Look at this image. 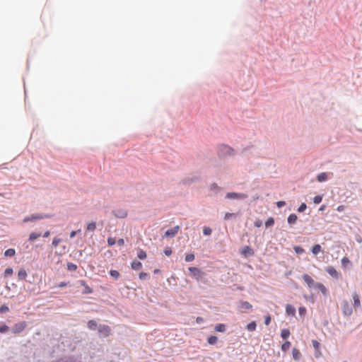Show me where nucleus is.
I'll return each mask as SVG.
<instances>
[{
  "instance_id": "obj_30",
  "label": "nucleus",
  "mask_w": 362,
  "mask_h": 362,
  "mask_svg": "<svg viewBox=\"0 0 362 362\" xmlns=\"http://www.w3.org/2000/svg\"><path fill=\"white\" fill-rule=\"evenodd\" d=\"M41 235H42V233L40 232H32L29 235V238H28V240L29 242H33L35 240H36L37 238H38L39 237H40Z\"/></svg>"
},
{
  "instance_id": "obj_32",
  "label": "nucleus",
  "mask_w": 362,
  "mask_h": 362,
  "mask_svg": "<svg viewBox=\"0 0 362 362\" xmlns=\"http://www.w3.org/2000/svg\"><path fill=\"white\" fill-rule=\"evenodd\" d=\"M256 327H257V323L255 321H251L246 326V329L249 332L255 331L256 329Z\"/></svg>"
},
{
  "instance_id": "obj_12",
  "label": "nucleus",
  "mask_w": 362,
  "mask_h": 362,
  "mask_svg": "<svg viewBox=\"0 0 362 362\" xmlns=\"http://www.w3.org/2000/svg\"><path fill=\"white\" fill-rule=\"evenodd\" d=\"M325 271L330 275L332 278L338 280L340 277V274L336 270V269L332 266H328L325 268Z\"/></svg>"
},
{
  "instance_id": "obj_51",
  "label": "nucleus",
  "mask_w": 362,
  "mask_h": 362,
  "mask_svg": "<svg viewBox=\"0 0 362 362\" xmlns=\"http://www.w3.org/2000/svg\"><path fill=\"white\" fill-rule=\"evenodd\" d=\"M272 322V317L270 315H267L264 317V323L265 325L268 326Z\"/></svg>"
},
{
  "instance_id": "obj_8",
  "label": "nucleus",
  "mask_w": 362,
  "mask_h": 362,
  "mask_svg": "<svg viewBox=\"0 0 362 362\" xmlns=\"http://www.w3.org/2000/svg\"><path fill=\"white\" fill-rule=\"evenodd\" d=\"M179 229H180L179 226H175L173 228H170L165 232L163 237L166 238H172L177 235V233L179 231Z\"/></svg>"
},
{
  "instance_id": "obj_41",
  "label": "nucleus",
  "mask_w": 362,
  "mask_h": 362,
  "mask_svg": "<svg viewBox=\"0 0 362 362\" xmlns=\"http://www.w3.org/2000/svg\"><path fill=\"white\" fill-rule=\"evenodd\" d=\"M291 343L289 341H284L281 346L282 351L286 352L291 346Z\"/></svg>"
},
{
  "instance_id": "obj_14",
  "label": "nucleus",
  "mask_w": 362,
  "mask_h": 362,
  "mask_svg": "<svg viewBox=\"0 0 362 362\" xmlns=\"http://www.w3.org/2000/svg\"><path fill=\"white\" fill-rule=\"evenodd\" d=\"M78 283L81 286L84 287V289L82 291L83 294H90L93 293V289L86 284L85 280H78Z\"/></svg>"
},
{
  "instance_id": "obj_20",
  "label": "nucleus",
  "mask_w": 362,
  "mask_h": 362,
  "mask_svg": "<svg viewBox=\"0 0 362 362\" xmlns=\"http://www.w3.org/2000/svg\"><path fill=\"white\" fill-rule=\"evenodd\" d=\"M98 326H99V325L94 320H88L87 322V327L90 330L98 329Z\"/></svg>"
},
{
  "instance_id": "obj_60",
  "label": "nucleus",
  "mask_w": 362,
  "mask_h": 362,
  "mask_svg": "<svg viewBox=\"0 0 362 362\" xmlns=\"http://www.w3.org/2000/svg\"><path fill=\"white\" fill-rule=\"evenodd\" d=\"M69 284V281H61L59 284H57V286L59 288H63L67 286Z\"/></svg>"
},
{
  "instance_id": "obj_4",
  "label": "nucleus",
  "mask_w": 362,
  "mask_h": 362,
  "mask_svg": "<svg viewBox=\"0 0 362 362\" xmlns=\"http://www.w3.org/2000/svg\"><path fill=\"white\" fill-rule=\"evenodd\" d=\"M248 195L246 193L230 192L226 194V199H239L243 200L247 198Z\"/></svg>"
},
{
  "instance_id": "obj_64",
  "label": "nucleus",
  "mask_w": 362,
  "mask_h": 362,
  "mask_svg": "<svg viewBox=\"0 0 362 362\" xmlns=\"http://www.w3.org/2000/svg\"><path fill=\"white\" fill-rule=\"evenodd\" d=\"M344 206L339 205V206H337V211L341 212V211H342L344 210Z\"/></svg>"
},
{
  "instance_id": "obj_25",
  "label": "nucleus",
  "mask_w": 362,
  "mask_h": 362,
  "mask_svg": "<svg viewBox=\"0 0 362 362\" xmlns=\"http://www.w3.org/2000/svg\"><path fill=\"white\" fill-rule=\"evenodd\" d=\"M322 250V246L317 243L311 247L310 251L314 255H317Z\"/></svg>"
},
{
  "instance_id": "obj_49",
  "label": "nucleus",
  "mask_w": 362,
  "mask_h": 362,
  "mask_svg": "<svg viewBox=\"0 0 362 362\" xmlns=\"http://www.w3.org/2000/svg\"><path fill=\"white\" fill-rule=\"evenodd\" d=\"M307 209V204L305 202H302L297 209L298 213L304 212Z\"/></svg>"
},
{
  "instance_id": "obj_9",
  "label": "nucleus",
  "mask_w": 362,
  "mask_h": 362,
  "mask_svg": "<svg viewBox=\"0 0 362 362\" xmlns=\"http://www.w3.org/2000/svg\"><path fill=\"white\" fill-rule=\"evenodd\" d=\"M312 344L314 348V356L316 358H318L321 356L322 353L320 351L321 344L316 339H313L312 341Z\"/></svg>"
},
{
  "instance_id": "obj_36",
  "label": "nucleus",
  "mask_w": 362,
  "mask_h": 362,
  "mask_svg": "<svg viewBox=\"0 0 362 362\" xmlns=\"http://www.w3.org/2000/svg\"><path fill=\"white\" fill-rule=\"evenodd\" d=\"M16 255V250L14 248H8L5 250L4 256L5 257H13Z\"/></svg>"
},
{
  "instance_id": "obj_56",
  "label": "nucleus",
  "mask_w": 362,
  "mask_h": 362,
  "mask_svg": "<svg viewBox=\"0 0 362 362\" xmlns=\"http://www.w3.org/2000/svg\"><path fill=\"white\" fill-rule=\"evenodd\" d=\"M235 216H236V214H235V213H229V212H226V213L225 214V216H224V220H226H226H228V219H230V218H232V217H235Z\"/></svg>"
},
{
  "instance_id": "obj_15",
  "label": "nucleus",
  "mask_w": 362,
  "mask_h": 362,
  "mask_svg": "<svg viewBox=\"0 0 362 362\" xmlns=\"http://www.w3.org/2000/svg\"><path fill=\"white\" fill-rule=\"evenodd\" d=\"M341 267L344 269H350L352 267V263L347 257H344L341 259Z\"/></svg>"
},
{
  "instance_id": "obj_45",
  "label": "nucleus",
  "mask_w": 362,
  "mask_h": 362,
  "mask_svg": "<svg viewBox=\"0 0 362 362\" xmlns=\"http://www.w3.org/2000/svg\"><path fill=\"white\" fill-rule=\"evenodd\" d=\"M13 273V268L7 267L5 269L4 272V277H9V276H12Z\"/></svg>"
},
{
  "instance_id": "obj_18",
  "label": "nucleus",
  "mask_w": 362,
  "mask_h": 362,
  "mask_svg": "<svg viewBox=\"0 0 362 362\" xmlns=\"http://www.w3.org/2000/svg\"><path fill=\"white\" fill-rule=\"evenodd\" d=\"M327 177H328V173L326 172H322V173H319L317 175L316 179H317V182H325L327 180Z\"/></svg>"
},
{
  "instance_id": "obj_2",
  "label": "nucleus",
  "mask_w": 362,
  "mask_h": 362,
  "mask_svg": "<svg viewBox=\"0 0 362 362\" xmlns=\"http://www.w3.org/2000/svg\"><path fill=\"white\" fill-rule=\"evenodd\" d=\"M50 217H51V216L47 214H31L30 216H25L23 218V222L27 223L29 221H35L41 220V219H44V218H49Z\"/></svg>"
},
{
  "instance_id": "obj_61",
  "label": "nucleus",
  "mask_w": 362,
  "mask_h": 362,
  "mask_svg": "<svg viewBox=\"0 0 362 362\" xmlns=\"http://www.w3.org/2000/svg\"><path fill=\"white\" fill-rule=\"evenodd\" d=\"M81 230H72L71 233H70V235H69V237L70 238H74L76 234L80 232Z\"/></svg>"
},
{
  "instance_id": "obj_58",
  "label": "nucleus",
  "mask_w": 362,
  "mask_h": 362,
  "mask_svg": "<svg viewBox=\"0 0 362 362\" xmlns=\"http://www.w3.org/2000/svg\"><path fill=\"white\" fill-rule=\"evenodd\" d=\"M277 208L281 209L286 205L285 201H278L276 203Z\"/></svg>"
},
{
  "instance_id": "obj_59",
  "label": "nucleus",
  "mask_w": 362,
  "mask_h": 362,
  "mask_svg": "<svg viewBox=\"0 0 362 362\" xmlns=\"http://www.w3.org/2000/svg\"><path fill=\"white\" fill-rule=\"evenodd\" d=\"M254 226L257 228H259L262 226V221L260 219H256L254 221Z\"/></svg>"
},
{
  "instance_id": "obj_57",
  "label": "nucleus",
  "mask_w": 362,
  "mask_h": 362,
  "mask_svg": "<svg viewBox=\"0 0 362 362\" xmlns=\"http://www.w3.org/2000/svg\"><path fill=\"white\" fill-rule=\"evenodd\" d=\"M195 180H197V177H194V178H187V179H185L183 180V184L184 185H188L189 183H192Z\"/></svg>"
},
{
  "instance_id": "obj_42",
  "label": "nucleus",
  "mask_w": 362,
  "mask_h": 362,
  "mask_svg": "<svg viewBox=\"0 0 362 362\" xmlns=\"http://www.w3.org/2000/svg\"><path fill=\"white\" fill-rule=\"evenodd\" d=\"M303 298H305L306 300H308L311 303H315V302L316 300V296L315 294H310L309 296L304 295Z\"/></svg>"
},
{
  "instance_id": "obj_40",
  "label": "nucleus",
  "mask_w": 362,
  "mask_h": 362,
  "mask_svg": "<svg viewBox=\"0 0 362 362\" xmlns=\"http://www.w3.org/2000/svg\"><path fill=\"white\" fill-rule=\"evenodd\" d=\"M293 250L297 255H303L305 253V250L300 245H295Z\"/></svg>"
},
{
  "instance_id": "obj_6",
  "label": "nucleus",
  "mask_w": 362,
  "mask_h": 362,
  "mask_svg": "<svg viewBox=\"0 0 362 362\" xmlns=\"http://www.w3.org/2000/svg\"><path fill=\"white\" fill-rule=\"evenodd\" d=\"M27 327V322L25 321H21L16 323L11 328V332L14 334H21L25 328Z\"/></svg>"
},
{
  "instance_id": "obj_48",
  "label": "nucleus",
  "mask_w": 362,
  "mask_h": 362,
  "mask_svg": "<svg viewBox=\"0 0 362 362\" xmlns=\"http://www.w3.org/2000/svg\"><path fill=\"white\" fill-rule=\"evenodd\" d=\"M307 313V309L304 306H300L299 308H298V315L303 317H305V315H306Z\"/></svg>"
},
{
  "instance_id": "obj_27",
  "label": "nucleus",
  "mask_w": 362,
  "mask_h": 362,
  "mask_svg": "<svg viewBox=\"0 0 362 362\" xmlns=\"http://www.w3.org/2000/svg\"><path fill=\"white\" fill-rule=\"evenodd\" d=\"M131 267L133 270H139L142 267V264L140 261L135 259L131 262Z\"/></svg>"
},
{
  "instance_id": "obj_26",
  "label": "nucleus",
  "mask_w": 362,
  "mask_h": 362,
  "mask_svg": "<svg viewBox=\"0 0 362 362\" xmlns=\"http://www.w3.org/2000/svg\"><path fill=\"white\" fill-rule=\"evenodd\" d=\"M315 285H316L315 288H318L325 296H327V295L328 293V291H327V288L322 283H320V282L316 283Z\"/></svg>"
},
{
  "instance_id": "obj_43",
  "label": "nucleus",
  "mask_w": 362,
  "mask_h": 362,
  "mask_svg": "<svg viewBox=\"0 0 362 362\" xmlns=\"http://www.w3.org/2000/svg\"><path fill=\"white\" fill-rule=\"evenodd\" d=\"M96 228V223L91 221L87 224L86 230L88 231H93Z\"/></svg>"
},
{
  "instance_id": "obj_17",
  "label": "nucleus",
  "mask_w": 362,
  "mask_h": 362,
  "mask_svg": "<svg viewBox=\"0 0 362 362\" xmlns=\"http://www.w3.org/2000/svg\"><path fill=\"white\" fill-rule=\"evenodd\" d=\"M301 356H302V355H301L300 350L298 349L297 348H293V349H292L293 359L296 362H299Z\"/></svg>"
},
{
  "instance_id": "obj_3",
  "label": "nucleus",
  "mask_w": 362,
  "mask_h": 362,
  "mask_svg": "<svg viewBox=\"0 0 362 362\" xmlns=\"http://www.w3.org/2000/svg\"><path fill=\"white\" fill-rule=\"evenodd\" d=\"M188 270L191 276L197 281L201 280L205 275L204 272H202L199 268L196 267H189L188 268Z\"/></svg>"
},
{
  "instance_id": "obj_44",
  "label": "nucleus",
  "mask_w": 362,
  "mask_h": 362,
  "mask_svg": "<svg viewBox=\"0 0 362 362\" xmlns=\"http://www.w3.org/2000/svg\"><path fill=\"white\" fill-rule=\"evenodd\" d=\"M323 198V194H318L313 197V203L315 204H319L322 202Z\"/></svg>"
},
{
  "instance_id": "obj_10",
  "label": "nucleus",
  "mask_w": 362,
  "mask_h": 362,
  "mask_svg": "<svg viewBox=\"0 0 362 362\" xmlns=\"http://www.w3.org/2000/svg\"><path fill=\"white\" fill-rule=\"evenodd\" d=\"M302 279L307 284L310 288H314L316 286V283L313 279L308 274H304L302 276Z\"/></svg>"
},
{
  "instance_id": "obj_53",
  "label": "nucleus",
  "mask_w": 362,
  "mask_h": 362,
  "mask_svg": "<svg viewBox=\"0 0 362 362\" xmlns=\"http://www.w3.org/2000/svg\"><path fill=\"white\" fill-rule=\"evenodd\" d=\"M148 277H150V274L148 273H146V272H141L139 274V278L141 279V280H144Z\"/></svg>"
},
{
  "instance_id": "obj_19",
  "label": "nucleus",
  "mask_w": 362,
  "mask_h": 362,
  "mask_svg": "<svg viewBox=\"0 0 362 362\" xmlns=\"http://www.w3.org/2000/svg\"><path fill=\"white\" fill-rule=\"evenodd\" d=\"M239 308L243 310H250L252 308V305L248 301L240 300Z\"/></svg>"
},
{
  "instance_id": "obj_29",
  "label": "nucleus",
  "mask_w": 362,
  "mask_h": 362,
  "mask_svg": "<svg viewBox=\"0 0 362 362\" xmlns=\"http://www.w3.org/2000/svg\"><path fill=\"white\" fill-rule=\"evenodd\" d=\"M352 297H353V300H354V308H356L360 307L361 300H360L359 296L356 293H353Z\"/></svg>"
},
{
  "instance_id": "obj_52",
  "label": "nucleus",
  "mask_w": 362,
  "mask_h": 362,
  "mask_svg": "<svg viewBox=\"0 0 362 362\" xmlns=\"http://www.w3.org/2000/svg\"><path fill=\"white\" fill-rule=\"evenodd\" d=\"M107 242L108 246H113L116 243V240L115 238L109 237L107 238Z\"/></svg>"
},
{
  "instance_id": "obj_33",
  "label": "nucleus",
  "mask_w": 362,
  "mask_h": 362,
  "mask_svg": "<svg viewBox=\"0 0 362 362\" xmlns=\"http://www.w3.org/2000/svg\"><path fill=\"white\" fill-rule=\"evenodd\" d=\"M275 223V220L273 217H269L264 222L265 227L267 228L273 226Z\"/></svg>"
},
{
  "instance_id": "obj_63",
  "label": "nucleus",
  "mask_w": 362,
  "mask_h": 362,
  "mask_svg": "<svg viewBox=\"0 0 362 362\" xmlns=\"http://www.w3.org/2000/svg\"><path fill=\"white\" fill-rule=\"evenodd\" d=\"M119 245H123L124 244V240L123 238H119L117 241Z\"/></svg>"
},
{
  "instance_id": "obj_21",
  "label": "nucleus",
  "mask_w": 362,
  "mask_h": 362,
  "mask_svg": "<svg viewBox=\"0 0 362 362\" xmlns=\"http://www.w3.org/2000/svg\"><path fill=\"white\" fill-rule=\"evenodd\" d=\"M214 330L217 332L223 333L226 331V325L223 323H218L215 325Z\"/></svg>"
},
{
  "instance_id": "obj_39",
  "label": "nucleus",
  "mask_w": 362,
  "mask_h": 362,
  "mask_svg": "<svg viewBox=\"0 0 362 362\" xmlns=\"http://www.w3.org/2000/svg\"><path fill=\"white\" fill-rule=\"evenodd\" d=\"M210 190L218 194L221 191V187L216 182H214L210 186Z\"/></svg>"
},
{
  "instance_id": "obj_13",
  "label": "nucleus",
  "mask_w": 362,
  "mask_h": 362,
  "mask_svg": "<svg viewBox=\"0 0 362 362\" xmlns=\"http://www.w3.org/2000/svg\"><path fill=\"white\" fill-rule=\"evenodd\" d=\"M112 214L117 218H124L127 216V211L124 209H117L112 210Z\"/></svg>"
},
{
  "instance_id": "obj_47",
  "label": "nucleus",
  "mask_w": 362,
  "mask_h": 362,
  "mask_svg": "<svg viewBox=\"0 0 362 362\" xmlns=\"http://www.w3.org/2000/svg\"><path fill=\"white\" fill-rule=\"evenodd\" d=\"M194 258H195L194 254L191 252V253H189V254L185 255V260L187 262H189L193 261L194 259Z\"/></svg>"
},
{
  "instance_id": "obj_37",
  "label": "nucleus",
  "mask_w": 362,
  "mask_h": 362,
  "mask_svg": "<svg viewBox=\"0 0 362 362\" xmlns=\"http://www.w3.org/2000/svg\"><path fill=\"white\" fill-rule=\"evenodd\" d=\"M78 268V266L73 262H68L66 264V269L69 272H75Z\"/></svg>"
},
{
  "instance_id": "obj_38",
  "label": "nucleus",
  "mask_w": 362,
  "mask_h": 362,
  "mask_svg": "<svg viewBox=\"0 0 362 362\" xmlns=\"http://www.w3.org/2000/svg\"><path fill=\"white\" fill-rule=\"evenodd\" d=\"M147 257L146 251L139 249L137 252V257L140 259H145Z\"/></svg>"
},
{
  "instance_id": "obj_7",
  "label": "nucleus",
  "mask_w": 362,
  "mask_h": 362,
  "mask_svg": "<svg viewBox=\"0 0 362 362\" xmlns=\"http://www.w3.org/2000/svg\"><path fill=\"white\" fill-rule=\"evenodd\" d=\"M51 362H81L74 356H65L60 357L57 359L53 360Z\"/></svg>"
},
{
  "instance_id": "obj_54",
  "label": "nucleus",
  "mask_w": 362,
  "mask_h": 362,
  "mask_svg": "<svg viewBox=\"0 0 362 362\" xmlns=\"http://www.w3.org/2000/svg\"><path fill=\"white\" fill-rule=\"evenodd\" d=\"M61 242V239L57 238V237H55L53 238L52 240V246L53 247H56L58 246L59 243Z\"/></svg>"
},
{
  "instance_id": "obj_1",
  "label": "nucleus",
  "mask_w": 362,
  "mask_h": 362,
  "mask_svg": "<svg viewBox=\"0 0 362 362\" xmlns=\"http://www.w3.org/2000/svg\"><path fill=\"white\" fill-rule=\"evenodd\" d=\"M217 154L221 160H226L235 155V149L226 144H220L217 147Z\"/></svg>"
},
{
  "instance_id": "obj_5",
  "label": "nucleus",
  "mask_w": 362,
  "mask_h": 362,
  "mask_svg": "<svg viewBox=\"0 0 362 362\" xmlns=\"http://www.w3.org/2000/svg\"><path fill=\"white\" fill-rule=\"evenodd\" d=\"M97 330L100 337L103 338L107 337L111 332V329L108 325L101 324L99 325Z\"/></svg>"
},
{
  "instance_id": "obj_35",
  "label": "nucleus",
  "mask_w": 362,
  "mask_h": 362,
  "mask_svg": "<svg viewBox=\"0 0 362 362\" xmlns=\"http://www.w3.org/2000/svg\"><path fill=\"white\" fill-rule=\"evenodd\" d=\"M109 274L113 279H115V280L117 279L120 276L119 272L115 269H110L109 271Z\"/></svg>"
},
{
  "instance_id": "obj_46",
  "label": "nucleus",
  "mask_w": 362,
  "mask_h": 362,
  "mask_svg": "<svg viewBox=\"0 0 362 362\" xmlns=\"http://www.w3.org/2000/svg\"><path fill=\"white\" fill-rule=\"evenodd\" d=\"M202 233L204 235L209 236L211 234L212 229L209 226H204Z\"/></svg>"
},
{
  "instance_id": "obj_22",
  "label": "nucleus",
  "mask_w": 362,
  "mask_h": 362,
  "mask_svg": "<svg viewBox=\"0 0 362 362\" xmlns=\"http://www.w3.org/2000/svg\"><path fill=\"white\" fill-rule=\"evenodd\" d=\"M298 216L296 214H291L287 218V222L289 225L292 226L296 223Z\"/></svg>"
},
{
  "instance_id": "obj_50",
  "label": "nucleus",
  "mask_w": 362,
  "mask_h": 362,
  "mask_svg": "<svg viewBox=\"0 0 362 362\" xmlns=\"http://www.w3.org/2000/svg\"><path fill=\"white\" fill-rule=\"evenodd\" d=\"M8 311H9V308L6 304H2L0 306V313L1 314H4Z\"/></svg>"
},
{
  "instance_id": "obj_16",
  "label": "nucleus",
  "mask_w": 362,
  "mask_h": 362,
  "mask_svg": "<svg viewBox=\"0 0 362 362\" xmlns=\"http://www.w3.org/2000/svg\"><path fill=\"white\" fill-rule=\"evenodd\" d=\"M296 308L291 304H287L286 305V313L288 316H294L296 315Z\"/></svg>"
},
{
  "instance_id": "obj_28",
  "label": "nucleus",
  "mask_w": 362,
  "mask_h": 362,
  "mask_svg": "<svg viewBox=\"0 0 362 362\" xmlns=\"http://www.w3.org/2000/svg\"><path fill=\"white\" fill-rule=\"evenodd\" d=\"M290 335H291V332H290L289 329L284 328V329H281L280 336L283 339H284V340L287 339L290 337Z\"/></svg>"
},
{
  "instance_id": "obj_11",
  "label": "nucleus",
  "mask_w": 362,
  "mask_h": 362,
  "mask_svg": "<svg viewBox=\"0 0 362 362\" xmlns=\"http://www.w3.org/2000/svg\"><path fill=\"white\" fill-rule=\"evenodd\" d=\"M240 254L245 257H250L255 255V252L250 246L245 245L241 249Z\"/></svg>"
},
{
  "instance_id": "obj_24",
  "label": "nucleus",
  "mask_w": 362,
  "mask_h": 362,
  "mask_svg": "<svg viewBox=\"0 0 362 362\" xmlns=\"http://www.w3.org/2000/svg\"><path fill=\"white\" fill-rule=\"evenodd\" d=\"M343 313L345 315H347V316L351 315L353 313L352 308L347 303H346L343 305Z\"/></svg>"
},
{
  "instance_id": "obj_34",
  "label": "nucleus",
  "mask_w": 362,
  "mask_h": 362,
  "mask_svg": "<svg viewBox=\"0 0 362 362\" xmlns=\"http://www.w3.org/2000/svg\"><path fill=\"white\" fill-rule=\"evenodd\" d=\"M10 330V327L4 322L0 324V333L6 334Z\"/></svg>"
},
{
  "instance_id": "obj_55",
  "label": "nucleus",
  "mask_w": 362,
  "mask_h": 362,
  "mask_svg": "<svg viewBox=\"0 0 362 362\" xmlns=\"http://www.w3.org/2000/svg\"><path fill=\"white\" fill-rule=\"evenodd\" d=\"M163 252H164V254H165L166 256H168H168H170V255H172V253H173V250H172L171 247H165V249H164V250H163Z\"/></svg>"
},
{
  "instance_id": "obj_31",
  "label": "nucleus",
  "mask_w": 362,
  "mask_h": 362,
  "mask_svg": "<svg viewBox=\"0 0 362 362\" xmlns=\"http://www.w3.org/2000/svg\"><path fill=\"white\" fill-rule=\"evenodd\" d=\"M207 343L210 345H215L218 341V337L216 335H210L206 339Z\"/></svg>"
},
{
  "instance_id": "obj_23",
  "label": "nucleus",
  "mask_w": 362,
  "mask_h": 362,
  "mask_svg": "<svg viewBox=\"0 0 362 362\" xmlns=\"http://www.w3.org/2000/svg\"><path fill=\"white\" fill-rule=\"evenodd\" d=\"M28 276L27 272L24 268H21L18 272V278L19 280L23 281L26 279Z\"/></svg>"
},
{
  "instance_id": "obj_62",
  "label": "nucleus",
  "mask_w": 362,
  "mask_h": 362,
  "mask_svg": "<svg viewBox=\"0 0 362 362\" xmlns=\"http://www.w3.org/2000/svg\"><path fill=\"white\" fill-rule=\"evenodd\" d=\"M196 322L198 323V324H201V323H203L204 322L203 317H197L196 318Z\"/></svg>"
}]
</instances>
